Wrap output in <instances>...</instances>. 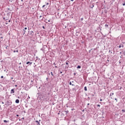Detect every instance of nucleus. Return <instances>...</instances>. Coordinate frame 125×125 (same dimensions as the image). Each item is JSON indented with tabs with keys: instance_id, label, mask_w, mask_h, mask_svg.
<instances>
[{
	"instance_id": "f257e3e1",
	"label": "nucleus",
	"mask_w": 125,
	"mask_h": 125,
	"mask_svg": "<svg viewBox=\"0 0 125 125\" xmlns=\"http://www.w3.org/2000/svg\"><path fill=\"white\" fill-rule=\"evenodd\" d=\"M25 30H27V27H25L24 29L23 30V31H22V33H23V36H24V35H25V34H26Z\"/></svg>"
},
{
	"instance_id": "f03ea898",
	"label": "nucleus",
	"mask_w": 125,
	"mask_h": 125,
	"mask_svg": "<svg viewBox=\"0 0 125 125\" xmlns=\"http://www.w3.org/2000/svg\"><path fill=\"white\" fill-rule=\"evenodd\" d=\"M5 105H6V106H9V105H11V102L10 104V102H9V101H7L5 104Z\"/></svg>"
},
{
	"instance_id": "7ed1b4c3",
	"label": "nucleus",
	"mask_w": 125,
	"mask_h": 125,
	"mask_svg": "<svg viewBox=\"0 0 125 125\" xmlns=\"http://www.w3.org/2000/svg\"><path fill=\"white\" fill-rule=\"evenodd\" d=\"M114 50V49H112V48H111V49H110L109 50V52H110V53L112 54V53H113V51Z\"/></svg>"
},
{
	"instance_id": "20e7f679",
	"label": "nucleus",
	"mask_w": 125,
	"mask_h": 125,
	"mask_svg": "<svg viewBox=\"0 0 125 125\" xmlns=\"http://www.w3.org/2000/svg\"><path fill=\"white\" fill-rule=\"evenodd\" d=\"M35 122L36 123H37L38 125H41V124L40 123V122H41V120H40L39 121L36 120Z\"/></svg>"
},
{
	"instance_id": "39448f33",
	"label": "nucleus",
	"mask_w": 125,
	"mask_h": 125,
	"mask_svg": "<svg viewBox=\"0 0 125 125\" xmlns=\"http://www.w3.org/2000/svg\"><path fill=\"white\" fill-rule=\"evenodd\" d=\"M26 64H27V65H28V64H29V65H32V64H33V62H26Z\"/></svg>"
},
{
	"instance_id": "423d86ee",
	"label": "nucleus",
	"mask_w": 125,
	"mask_h": 125,
	"mask_svg": "<svg viewBox=\"0 0 125 125\" xmlns=\"http://www.w3.org/2000/svg\"><path fill=\"white\" fill-rule=\"evenodd\" d=\"M118 47L119 48H121V47H124V45L123 44H120Z\"/></svg>"
},
{
	"instance_id": "0eeeda50",
	"label": "nucleus",
	"mask_w": 125,
	"mask_h": 125,
	"mask_svg": "<svg viewBox=\"0 0 125 125\" xmlns=\"http://www.w3.org/2000/svg\"><path fill=\"white\" fill-rule=\"evenodd\" d=\"M15 91H14V89H12L11 90V93L12 94V93H14Z\"/></svg>"
},
{
	"instance_id": "6e6552de",
	"label": "nucleus",
	"mask_w": 125,
	"mask_h": 125,
	"mask_svg": "<svg viewBox=\"0 0 125 125\" xmlns=\"http://www.w3.org/2000/svg\"><path fill=\"white\" fill-rule=\"evenodd\" d=\"M79 35H80V32L76 31V37H78V36H79Z\"/></svg>"
},
{
	"instance_id": "1a4fd4ad",
	"label": "nucleus",
	"mask_w": 125,
	"mask_h": 125,
	"mask_svg": "<svg viewBox=\"0 0 125 125\" xmlns=\"http://www.w3.org/2000/svg\"><path fill=\"white\" fill-rule=\"evenodd\" d=\"M104 26H105V28H107V29H109V27H108L109 25L106 24H105Z\"/></svg>"
},
{
	"instance_id": "9d476101",
	"label": "nucleus",
	"mask_w": 125,
	"mask_h": 125,
	"mask_svg": "<svg viewBox=\"0 0 125 125\" xmlns=\"http://www.w3.org/2000/svg\"><path fill=\"white\" fill-rule=\"evenodd\" d=\"M15 102H16V103H17V104H18V103H19V102H20V101H19V100L17 99V100H16Z\"/></svg>"
},
{
	"instance_id": "9b49d317",
	"label": "nucleus",
	"mask_w": 125,
	"mask_h": 125,
	"mask_svg": "<svg viewBox=\"0 0 125 125\" xmlns=\"http://www.w3.org/2000/svg\"><path fill=\"white\" fill-rule=\"evenodd\" d=\"M69 63H70V62H69L68 61H66V62H65L66 65H68Z\"/></svg>"
},
{
	"instance_id": "f8f14e48",
	"label": "nucleus",
	"mask_w": 125,
	"mask_h": 125,
	"mask_svg": "<svg viewBox=\"0 0 125 125\" xmlns=\"http://www.w3.org/2000/svg\"><path fill=\"white\" fill-rule=\"evenodd\" d=\"M34 31H30V35H31L32 36H34Z\"/></svg>"
},
{
	"instance_id": "ddd939ff",
	"label": "nucleus",
	"mask_w": 125,
	"mask_h": 125,
	"mask_svg": "<svg viewBox=\"0 0 125 125\" xmlns=\"http://www.w3.org/2000/svg\"><path fill=\"white\" fill-rule=\"evenodd\" d=\"M84 90H85V91H87V88L86 87V86H85L84 87Z\"/></svg>"
},
{
	"instance_id": "4468645a",
	"label": "nucleus",
	"mask_w": 125,
	"mask_h": 125,
	"mask_svg": "<svg viewBox=\"0 0 125 125\" xmlns=\"http://www.w3.org/2000/svg\"><path fill=\"white\" fill-rule=\"evenodd\" d=\"M15 52H19V51H18V50H14V51H13V53H15Z\"/></svg>"
},
{
	"instance_id": "2eb2a0df",
	"label": "nucleus",
	"mask_w": 125,
	"mask_h": 125,
	"mask_svg": "<svg viewBox=\"0 0 125 125\" xmlns=\"http://www.w3.org/2000/svg\"><path fill=\"white\" fill-rule=\"evenodd\" d=\"M69 84H70V85H72L73 86H74L75 85V84H72V82H71L69 83Z\"/></svg>"
},
{
	"instance_id": "dca6fc26",
	"label": "nucleus",
	"mask_w": 125,
	"mask_h": 125,
	"mask_svg": "<svg viewBox=\"0 0 125 125\" xmlns=\"http://www.w3.org/2000/svg\"><path fill=\"white\" fill-rule=\"evenodd\" d=\"M3 122H4V123H9V121H6V120H3Z\"/></svg>"
},
{
	"instance_id": "f3484780",
	"label": "nucleus",
	"mask_w": 125,
	"mask_h": 125,
	"mask_svg": "<svg viewBox=\"0 0 125 125\" xmlns=\"http://www.w3.org/2000/svg\"><path fill=\"white\" fill-rule=\"evenodd\" d=\"M77 69H81V68H82V66H81V65H78L77 67Z\"/></svg>"
},
{
	"instance_id": "a211bd4d",
	"label": "nucleus",
	"mask_w": 125,
	"mask_h": 125,
	"mask_svg": "<svg viewBox=\"0 0 125 125\" xmlns=\"http://www.w3.org/2000/svg\"><path fill=\"white\" fill-rule=\"evenodd\" d=\"M122 52H123V54L125 56V51H122Z\"/></svg>"
},
{
	"instance_id": "6ab92c4d",
	"label": "nucleus",
	"mask_w": 125,
	"mask_h": 125,
	"mask_svg": "<svg viewBox=\"0 0 125 125\" xmlns=\"http://www.w3.org/2000/svg\"><path fill=\"white\" fill-rule=\"evenodd\" d=\"M51 76H52L53 77H54V75L53 74V73L52 72H51Z\"/></svg>"
},
{
	"instance_id": "aec40b11",
	"label": "nucleus",
	"mask_w": 125,
	"mask_h": 125,
	"mask_svg": "<svg viewBox=\"0 0 125 125\" xmlns=\"http://www.w3.org/2000/svg\"><path fill=\"white\" fill-rule=\"evenodd\" d=\"M64 112H65V113H66V114H68V113H69V111H68V110L65 111Z\"/></svg>"
},
{
	"instance_id": "412c9836",
	"label": "nucleus",
	"mask_w": 125,
	"mask_h": 125,
	"mask_svg": "<svg viewBox=\"0 0 125 125\" xmlns=\"http://www.w3.org/2000/svg\"><path fill=\"white\" fill-rule=\"evenodd\" d=\"M4 20H8V19H6V18H3Z\"/></svg>"
},
{
	"instance_id": "4be33fe9",
	"label": "nucleus",
	"mask_w": 125,
	"mask_h": 125,
	"mask_svg": "<svg viewBox=\"0 0 125 125\" xmlns=\"http://www.w3.org/2000/svg\"><path fill=\"white\" fill-rule=\"evenodd\" d=\"M111 95H114V93H111L110 94V96H111Z\"/></svg>"
},
{
	"instance_id": "5701e85b",
	"label": "nucleus",
	"mask_w": 125,
	"mask_h": 125,
	"mask_svg": "<svg viewBox=\"0 0 125 125\" xmlns=\"http://www.w3.org/2000/svg\"><path fill=\"white\" fill-rule=\"evenodd\" d=\"M10 9H9V8H7V12H8V11L10 10Z\"/></svg>"
},
{
	"instance_id": "b1692460",
	"label": "nucleus",
	"mask_w": 125,
	"mask_h": 125,
	"mask_svg": "<svg viewBox=\"0 0 125 125\" xmlns=\"http://www.w3.org/2000/svg\"><path fill=\"white\" fill-rule=\"evenodd\" d=\"M81 21H83V18H82L81 19Z\"/></svg>"
},
{
	"instance_id": "393cba45",
	"label": "nucleus",
	"mask_w": 125,
	"mask_h": 125,
	"mask_svg": "<svg viewBox=\"0 0 125 125\" xmlns=\"http://www.w3.org/2000/svg\"><path fill=\"white\" fill-rule=\"evenodd\" d=\"M97 107H99L100 108V106H101L100 104H97Z\"/></svg>"
},
{
	"instance_id": "a878e982",
	"label": "nucleus",
	"mask_w": 125,
	"mask_h": 125,
	"mask_svg": "<svg viewBox=\"0 0 125 125\" xmlns=\"http://www.w3.org/2000/svg\"><path fill=\"white\" fill-rule=\"evenodd\" d=\"M30 98H31L30 97V96H28L27 100H28V99H30Z\"/></svg>"
},
{
	"instance_id": "bb28decb",
	"label": "nucleus",
	"mask_w": 125,
	"mask_h": 125,
	"mask_svg": "<svg viewBox=\"0 0 125 125\" xmlns=\"http://www.w3.org/2000/svg\"><path fill=\"white\" fill-rule=\"evenodd\" d=\"M122 88H123V87H120L119 88V89H120V90H121Z\"/></svg>"
},
{
	"instance_id": "cd10ccee",
	"label": "nucleus",
	"mask_w": 125,
	"mask_h": 125,
	"mask_svg": "<svg viewBox=\"0 0 125 125\" xmlns=\"http://www.w3.org/2000/svg\"><path fill=\"white\" fill-rule=\"evenodd\" d=\"M66 67L68 69V68H69V65L66 66Z\"/></svg>"
},
{
	"instance_id": "c85d7f7f",
	"label": "nucleus",
	"mask_w": 125,
	"mask_h": 125,
	"mask_svg": "<svg viewBox=\"0 0 125 125\" xmlns=\"http://www.w3.org/2000/svg\"><path fill=\"white\" fill-rule=\"evenodd\" d=\"M19 69H21V68H22V66H19Z\"/></svg>"
},
{
	"instance_id": "c756f323",
	"label": "nucleus",
	"mask_w": 125,
	"mask_h": 125,
	"mask_svg": "<svg viewBox=\"0 0 125 125\" xmlns=\"http://www.w3.org/2000/svg\"><path fill=\"white\" fill-rule=\"evenodd\" d=\"M1 79H3V76H1Z\"/></svg>"
},
{
	"instance_id": "7c9ffc66",
	"label": "nucleus",
	"mask_w": 125,
	"mask_h": 125,
	"mask_svg": "<svg viewBox=\"0 0 125 125\" xmlns=\"http://www.w3.org/2000/svg\"><path fill=\"white\" fill-rule=\"evenodd\" d=\"M115 100H116V102L118 101V99L115 98Z\"/></svg>"
},
{
	"instance_id": "2f4dec72",
	"label": "nucleus",
	"mask_w": 125,
	"mask_h": 125,
	"mask_svg": "<svg viewBox=\"0 0 125 125\" xmlns=\"http://www.w3.org/2000/svg\"><path fill=\"white\" fill-rule=\"evenodd\" d=\"M122 111H123V112H124V113H125V110H124V109H123V110H122Z\"/></svg>"
},
{
	"instance_id": "473e14b6",
	"label": "nucleus",
	"mask_w": 125,
	"mask_h": 125,
	"mask_svg": "<svg viewBox=\"0 0 125 125\" xmlns=\"http://www.w3.org/2000/svg\"><path fill=\"white\" fill-rule=\"evenodd\" d=\"M48 4H49V3L48 2L46 3V5H48Z\"/></svg>"
},
{
	"instance_id": "72a5a7b5",
	"label": "nucleus",
	"mask_w": 125,
	"mask_h": 125,
	"mask_svg": "<svg viewBox=\"0 0 125 125\" xmlns=\"http://www.w3.org/2000/svg\"><path fill=\"white\" fill-rule=\"evenodd\" d=\"M44 6H45V5H43L42 7L43 8Z\"/></svg>"
},
{
	"instance_id": "f704fd0d",
	"label": "nucleus",
	"mask_w": 125,
	"mask_h": 125,
	"mask_svg": "<svg viewBox=\"0 0 125 125\" xmlns=\"http://www.w3.org/2000/svg\"><path fill=\"white\" fill-rule=\"evenodd\" d=\"M16 116H17V117H19V115L17 114V115H16Z\"/></svg>"
},
{
	"instance_id": "c9c22d12",
	"label": "nucleus",
	"mask_w": 125,
	"mask_h": 125,
	"mask_svg": "<svg viewBox=\"0 0 125 125\" xmlns=\"http://www.w3.org/2000/svg\"><path fill=\"white\" fill-rule=\"evenodd\" d=\"M8 46H7L6 47V49H7L8 48Z\"/></svg>"
},
{
	"instance_id": "e433bc0d",
	"label": "nucleus",
	"mask_w": 125,
	"mask_h": 125,
	"mask_svg": "<svg viewBox=\"0 0 125 125\" xmlns=\"http://www.w3.org/2000/svg\"><path fill=\"white\" fill-rule=\"evenodd\" d=\"M123 5L125 6V3H123Z\"/></svg>"
},
{
	"instance_id": "4c0bfd02",
	"label": "nucleus",
	"mask_w": 125,
	"mask_h": 125,
	"mask_svg": "<svg viewBox=\"0 0 125 125\" xmlns=\"http://www.w3.org/2000/svg\"><path fill=\"white\" fill-rule=\"evenodd\" d=\"M0 110H1V106L0 105Z\"/></svg>"
},
{
	"instance_id": "58836bf2",
	"label": "nucleus",
	"mask_w": 125,
	"mask_h": 125,
	"mask_svg": "<svg viewBox=\"0 0 125 125\" xmlns=\"http://www.w3.org/2000/svg\"><path fill=\"white\" fill-rule=\"evenodd\" d=\"M21 120H24V117H22Z\"/></svg>"
},
{
	"instance_id": "ea45409f",
	"label": "nucleus",
	"mask_w": 125,
	"mask_h": 125,
	"mask_svg": "<svg viewBox=\"0 0 125 125\" xmlns=\"http://www.w3.org/2000/svg\"><path fill=\"white\" fill-rule=\"evenodd\" d=\"M71 111H74V109L71 108Z\"/></svg>"
},
{
	"instance_id": "a19ab883",
	"label": "nucleus",
	"mask_w": 125,
	"mask_h": 125,
	"mask_svg": "<svg viewBox=\"0 0 125 125\" xmlns=\"http://www.w3.org/2000/svg\"><path fill=\"white\" fill-rule=\"evenodd\" d=\"M100 101H102V99H101L100 100Z\"/></svg>"
},
{
	"instance_id": "79ce46f5",
	"label": "nucleus",
	"mask_w": 125,
	"mask_h": 125,
	"mask_svg": "<svg viewBox=\"0 0 125 125\" xmlns=\"http://www.w3.org/2000/svg\"><path fill=\"white\" fill-rule=\"evenodd\" d=\"M43 29H45V28L44 26H42Z\"/></svg>"
},
{
	"instance_id": "37998d69",
	"label": "nucleus",
	"mask_w": 125,
	"mask_h": 125,
	"mask_svg": "<svg viewBox=\"0 0 125 125\" xmlns=\"http://www.w3.org/2000/svg\"><path fill=\"white\" fill-rule=\"evenodd\" d=\"M5 24H6V25H7L8 23L7 22H5Z\"/></svg>"
},
{
	"instance_id": "c03bdc74",
	"label": "nucleus",
	"mask_w": 125,
	"mask_h": 125,
	"mask_svg": "<svg viewBox=\"0 0 125 125\" xmlns=\"http://www.w3.org/2000/svg\"><path fill=\"white\" fill-rule=\"evenodd\" d=\"M0 39H3L2 37H0Z\"/></svg>"
},
{
	"instance_id": "a18cd8bd",
	"label": "nucleus",
	"mask_w": 125,
	"mask_h": 125,
	"mask_svg": "<svg viewBox=\"0 0 125 125\" xmlns=\"http://www.w3.org/2000/svg\"><path fill=\"white\" fill-rule=\"evenodd\" d=\"M55 68H58L57 66H55Z\"/></svg>"
},
{
	"instance_id": "49530a36",
	"label": "nucleus",
	"mask_w": 125,
	"mask_h": 125,
	"mask_svg": "<svg viewBox=\"0 0 125 125\" xmlns=\"http://www.w3.org/2000/svg\"><path fill=\"white\" fill-rule=\"evenodd\" d=\"M120 54H122V52H120Z\"/></svg>"
},
{
	"instance_id": "de8ad7c7",
	"label": "nucleus",
	"mask_w": 125,
	"mask_h": 125,
	"mask_svg": "<svg viewBox=\"0 0 125 125\" xmlns=\"http://www.w3.org/2000/svg\"><path fill=\"white\" fill-rule=\"evenodd\" d=\"M71 0V1H74V0Z\"/></svg>"
},
{
	"instance_id": "09e8293b",
	"label": "nucleus",
	"mask_w": 125,
	"mask_h": 125,
	"mask_svg": "<svg viewBox=\"0 0 125 125\" xmlns=\"http://www.w3.org/2000/svg\"><path fill=\"white\" fill-rule=\"evenodd\" d=\"M10 21H10V20H9V21H8V22H10Z\"/></svg>"
},
{
	"instance_id": "8fccbe9b",
	"label": "nucleus",
	"mask_w": 125,
	"mask_h": 125,
	"mask_svg": "<svg viewBox=\"0 0 125 125\" xmlns=\"http://www.w3.org/2000/svg\"><path fill=\"white\" fill-rule=\"evenodd\" d=\"M41 17H42V16H40V18H41Z\"/></svg>"
},
{
	"instance_id": "3c124183",
	"label": "nucleus",
	"mask_w": 125,
	"mask_h": 125,
	"mask_svg": "<svg viewBox=\"0 0 125 125\" xmlns=\"http://www.w3.org/2000/svg\"><path fill=\"white\" fill-rule=\"evenodd\" d=\"M15 86H16V87H17V85H15Z\"/></svg>"
},
{
	"instance_id": "603ef678",
	"label": "nucleus",
	"mask_w": 125,
	"mask_h": 125,
	"mask_svg": "<svg viewBox=\"0 0 125 125\" xmlns=\"http://www.w3.org/2000/svg\"><path fill=\"white\" fill-rule=\"evenodd\" d=\"M2 104H4V103H3V102H2Z\"/></svg>"
},
{
	"instance_id": "864d4df0",
	"label": "nucleus",
	"mask_w": 125,
	"mask_h": 125,
	"mask_svg": "<svg viewBox=\"0 0 125 125\" xmlns=\"http://www.w3.org/2000/svg\"><path fill=\"white\" fill-rule=\"evenodd\" d=\"M48 21V22H50V20H49V21Z\"/></svg>"
},
{
	"instance_id": "5fc2aeb1",
	"label": "nucleus",
	"mask_w": 125,
	"mask_h": 125,
	"mask_svg": "<svg viewBox=\"0 0 125 125\" xmlns=\"http://www.w3.org/2000/svg\"><path fill=\"white\" fill-rule=\"evenodd\" d=\"M19 64H20V65H21V62H20V63H19Z\"/></svg>"
},
{
	"instance_id": "6e6d98bb",
	"label": "nucleus",
	"mask_w": 125,
	"mask_h": 125,
	"mask_svg": "<svg viewBox=\"0 0 125 125\" xmlns=\"http://www.w3.org/2000/svg\"><path fill=\"white\" fill-rule=\"evenodd\" d=\"M54 65H56V64H55V63H54Z\"/></svg>"
},
{
	"instance_id": "4d7b16f0",
	"label": "nucleus",
	"mask_w": 125,
	"mask_h": 125,
	"mask_svg": "<svg viewBox=\"0 0 125 125\" xmlns=\"http://www.w3.org/2000/svg\"><path fill=\"white\" fill-rule=\"evenodd\" d=\"M18 98H19V99L20 98V97L19 96V97H18Z\"/></svg>"
},
{
	"instance_id": "13d9d810",
	"label": "nucleus",
	"mask_w": 125,
	"mask_h": 125,
	"mask_svg": "<svg viewBox=\"0 0 125 125\" xmlns=\"http://www.w3.org/2000/svg\"><path fill=\"white\" fill-rule=\"evenodd\" d=\"M21 0V1H23V0Z\"/></svg>"
},
{
	"instance_id": "bf43d9fd",
	"label": "nucleus",
	"mask_w": 125,
	"mask_h": 125,
	"mask_svg": "<svg viewBox=\"0 0 125 125\" xmlns=\"http://www.w3.org/2000/svg\"><path fill=\"white\" fill-rule=\"evenodd\" d=\"M11 79H12V80L13 79V77H12Z\"/></svg>"
},
{
	"instance_id": "052dcab7",
	"label": "nucleus",
	"mask_w": 125,
	"mask_h": 125,
	"mask_svg": "<svg viewBox=\"0 0 125 125\" xmlns=\"http://www.w3.org/2000/svg\"><path fill=\"white\" fill-rule=\"evenodd\" d=\"M87 105H89V104H87Z\"/></svg>"
},
{
	"instance_id": "680f3d73",
	"label": "nucleus",
	"mask_w": 125,
	"mask_h": 125,
	"mask_svg": "<svg viewBox=\"0 0 125 125\" xmlns=\"http://www.w3.org/2000/svg\"><path fill=\"white\" fill-rule=\"evenodd\" d=\"M61 74H62V72H61Z\"/></svg>"
},
{
	"instance_id": "e2e57ef3",
	"label": "nucleus",
	"mask_w": 125,
	"mask_h": 125,
	"mask_svg": "<svg viewBox=\"0 0 125 125\" xmlns=\"http://www.w3.org/2000/svg\"><path fill=\"white\" fill-rule=\"evenodd\" d=\"M19 121H21V119H19Z\"/></svg>"
},
{
	"instance_id": "0e129e2a",
	"label": "nucleus",
	"mask_w": 125,
	"mask_h": 125,
	"mask_svg": "<svg viewBox=\"0 0 125 125\" xmlns=\"http://www.w3.org/2000/svg\"><path fill=\"white\" fill-rule=\"evenodd\" d=\"M48 78H46V80H48Z\"/></svg>"
},
{
	"instance_id": "69168bd1",
	"label": "nucleus",
	"mask_w": 125,
	"mask_h": 125,
	"mask_svg": "<svg viewBox=\"0 0 125 125\" xmlns=\"http://www.w3.org/2000/svg\"><path fill=\"white\" fill-rule=\"evenodd\" d=\"M48 75H50V73H49Z\"/></svg>"
},
{
	"instance_id": "338daca9",
	"label": "nucleus",
	"mask_w": 125,
	"mask_h": 125,
	"mask_svg": "<svg viewBox=\"0 0 125 125\" xmlns=\"http://www.w3.org/2000/svg\"><path fill=\"white\" fill-rule=\"evenodd\" d=\"M58 115H59L60 113H58Z\"/></svg>"
},
{
	"instance_id": "774afa93",
	"label": "nucleus",
	"mask_w": 125,
	"mask_h": 125,
	"mask_svg": "<svg viewBox=\"0 0 125 125\" xmlns=\"http://www.w3.org/2000/svg\"><path fill=\"white\" fill-rule=\"evenodd\" d=\"M13 82H15V81L14 80H13Z\"/></svg>"
}]
</instances>
